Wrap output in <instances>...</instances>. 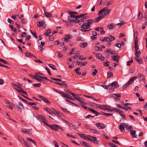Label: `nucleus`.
<instances>
[{"label":"nucleus","mask_w":147,"mask_h":147,"mask_svg":"<svg viewBox=\"0 0 147 147\" xmlns=\"http://www.w3.org/2000/svg\"><path fill=\"white\" fill-rule=\"evenodd\" d=\"M88 136L90 137H91V138H93V141L92 142L94 144H99V142L98 140H96V137L92 136L90 135H88Z\"/></svg>","instance_id":"obj_14"},{"label":"nucleus","mask_w":147,"mask_h":147,"mask_svg":"<svg viewBox=\"0 0 147 147\" xmlns=\"http://www.w3.org/2000/svg\"><path fill=\"white\" fill-rule=\"evenodd\" d=\"M115 39L114 36L109 35L107 37H106V41L107 42H111Z\"/></svg>","instance_id":"obj_8"},{"label":"nucleus","mask_w":147,"mask_h":147,"mask_svg":"<svg viewBox=\"0 0 147 147\" xmlns=\"http://www.w3.org/2000/svg\"><path fill=\"white\" fill-rule=\"evenodd\" d=\"M31 34L33 35V36L35 37L36 38H37V36H36V34L35 33H34L32 32V30H30Z\"/></svg>","instance_id":"obj_58"},{"label":"nucleus","mask_w":147,"mask_h":147,"mask_svg":"<svg viewBox=\"0 0 147 147\" xmlns=\"http://www.w3.org/2000/svg\"><path fill=\"white\" fill-rule=\"evenodd\" d=\"M49 127L53 130L55 131H58L59 129H61V127L59 126L56 125H50Z\"/></svg>","instance_id":"obj_5"},{"label":"nucleus","mask_w":147,"mask_h":147,"mask_svg":"<svg viewBox=\"0 0 147 147\" xmlns=\"http://www.w3.org/2000/svg\"><path fill=\"white\" fill-rule=\"evenodd\" d=\"M71 36V37H70V34L66 35V37L64 38H63V39H64V41H65L66 42H67L68 41V40L69 39V38H72Z\"/></svg>","instance_id":"obj_25"},{"label":"nucleus","mask_w":147,"mask_h":147,"mask_svg":"<svg viewBox=\"0 0 147 147\" xmlns=\"http://www.w3.org/2000/svg\"><path fill=\"white\" fill-rule=\"evenodd\" d=\"M90 131L91 132L94 134H99V132L98 131H97V130L95 129H93L91 128Z\"/></svg>","instance_id":"obj_30"},{"label":"nucleus","mask_w":147,"mask_h":147,"mask_svg":"<svg viewBox=\"0 0 147 147\" xmlns=\"http://www.w3.org/2000/svg\"><path fill=\"white\" fill-rule=\"evenodd\" d=\"M108 144L111 146V147H115L116 145L111 143H108Z\"/></svg>","instance_id":"obj_64"},{"label":"nucleus","mask_w":147,"mask_h":147,"mask_svg":"<svg viewBox=\"0 0 147 147\" xmlns=\"http://www.w3.org/2000/svg\"><path fill=\"white\" fill-rule=\"evenodd\" d=\"M143 18V15L140 12L138 15V19L139 20H141Z\"/></svg>","instance_id":"obj_40"},{"label":"nucleus","mask_w":147,"mask_h":147,"mask_svg":"<svg viewBox=\"0 0 147 147\" xmlns=\"http://www.w3.org/2000/svg\"><path fill=\"white\" fill-rule=\"evenodd\" d=\"M94 49L96 51H98L100 49L99 47L98 46H95Z\"/></svg>","instance_id":"obj_63"},{"label":"nucleus","mask_w":147,"mask_h":147,"mask_svg":"<svg viewBox=\"0 0 147 147\" xmlns=\"http://www.w3.org/2000/svg\"><path fill=\"white\" fill-rule=\"evenodd\" d=\"M25 54L26 55V56L27 57H29L30 56H32V54L28 52H26L25 53Z\"/></svg>","instance_id":"obj_46"},{"label":"nucleus","mask_w":147,"mask_h":147,"mask_svg":"<svg viewBox=\"0 0 147 147\" xmlns=\"http://www.w3.org/2000/svg\"><path fill=\"white\" fill-rule=\"evenodd\" d=\"M101 114L102 115H103L105 116H107V117H109L110 116L113 115V114H112L107 113H101Z\"/></svg>","instance_id":"obj_35"},{"label":"nucleus","mask_w":147,"mask_h":147,"mask_svg":"<svg viewBox=\"0 0 147 147\" xmlns=\"http://www.w3.org/2000/svg\"><path fill=\"white\" fill-rule=\"evenodd\" d=\"M80 68H77L76 69L74 70L76 74H78L79 75H80L81 74V73L80 72H78V71L80 69Z\"/></svg>","instance_id":"obj_34"},{"label":"nucleus","mask_w":147,"mask_h":147,"mask_svg":"<svg viewBox=\"0 0 147 147\" xmlns=\"http://www.w3.org/2000/svg\"><path fill=\"white\" fill-rule=\"evenodd\" d=\"M38 96L39 98H40L42 99V100L48 104L51 103V102L50 101L48 100L45 97H44L42 95H38Z\"/></svg>","instance_id":"obj_9"},{"label":"nucleus","mask_w":147,"mask_h":147,"mask_svg":"<svg viewBox=\"0 0 147 147\" xmlns=\"http://www.w3.org/2000/svg\"><path fill=\"white\" fill-rule=\"evenodd\" d=\"M64 82V81H63L61 83H60L59 82H54V83L57 85H59L60 86H65V87H67V84L63 83V82Z\"/></svg>","instance_id":"obj_21"},{"label":"nucleus","mask_w":147,"mask_h":147,"mask_svg":"<svg viewBox=\"0 0 147 147\" xmlns=\"http://www.w3.org/2000/svg\"><path fill=\"white\" fill-rule=\"evenodd\" d=\"M20 130L22 132L26 134H30L28 133H29L31 132V133H32V132L30 131V129H28L27 130H26L25 129L21 128Z\"/></svg>","instance_id":"obj_11"},{"label":"nucleus","mask_w":147,"mask_h":147,"mask_svg":"<svg viewBox=\"0 0 147 147\" xmlns=\"http://www.w3.org/2000/svg\"><path fill=\"white\" fill-rule=\"evenodd\" d=\"M0 61H1L3 63L5 64H9V63H8L6 61L0 58Z\"/></svg>","instance_id":"obj_61"},{"label":"nucleus","mask_w":147,"mask_h":147,"mask_svg":"<svg viewBox=\"0 0 147 147\" xmlns=\"http://www.w3.org/2000/svg\"><path fill=\"white\" fill-rule=\"evenodd\" d=\"M49 67L52 69L54 70H57L55 68V66L52 64H49Z\"/></svg>","instance_id":"obj_36"},{"label":"nucleus","mask_w":147,"mask_h":147,"mask_svg":"<svg viewBox=\"0 0 147 147\" xmlns=\"http://www.w3.org/2000/svg\"><path fill=\"white\" fill-rule=\"evenodd\" d=\"M65 100L67 102H69V103H71V104H73L74 105H75V106H78V105L77 104H76V103L73 102H71V101H69V100H68L66 99H65Z\"/></svg>","instance_id":"obj_45"},{"label":"nucleus","mask_w":147,"mask_h":147,"mask_svg":"<svg viewBox=\"0 0 147 147\" xmlns=\"http://www.w3.org/2000/svg\"><path fill=\"white\" fill-rule=\"evenodd\" d=\"M43 109L45 110L49 114L52 115H53L55 114V113L53 112L50 109L48 108L44 107L43 108Z\"/></svg>","instance_id":"obj_12"},{"label":"nucleus","mask_w":147,"mask_h":147,"mask_svg":"<svg viewBox=\"0 0 147 147\" xmlns=\"http://www.w3.org/2000/svg\"><path fill=\"white\" fill-rule=\"evenodd\" d=\"M124 126H125V127H126L127 125H126V124L125 123H121L119 127V129L122 132H124L125 131L124 129Z\"/></svg>","instance_id":"obj_7"},{"label":"nucleus","mask_w":147,"mask_h":147,"mask_svg":"<svg viewBox=\"0 0 147 147\" xmlns=\"http://www.w3.org/2000/svg\"><path fill=\"white\" fill-rule=\"evenodd\" d=\"M112 59L114 61L116 62H118L119 60V59H117L119 58V56L118 55H113L112 56Z\"/></svg>","instance_id":"obj_13"},{"label":"nucleus","mask_w":147,"mask_h":147,"mask_svg":"<svg viewBox=\"0 0 147 147\" xmlns=\"http://www.w3.org/2000/svg\"><path fill=\"white\" fill-rule=\"evenodd\" d=\"M22 144H24V145L27 147H30V144L29 145L28 144L27 142H26L24 140L22 141Z\"/></svg>","instance_id":"obj_39"},{"label":"nucleus","mask_w":147,"mask_h":147,"mask_svg":"<svg viewBox=\"0 0 147 147\" xmlns=\"http://www.w3.org/2000/svg\"><path fill=\"white\" fill-rule=\"evenodd\" d=\"M133 61L132 60V59L131 58V60L130 61H128L127 62V66H129L130 65V64L132 63H133Z\"/></svg>","instance_id":"obj_48"},{"label":"nucleus","mask_w":147,"mask_h":147,"mask_svg":"<svg viewBox=\"0 0 147 147\" xmlns=\"http://www.w3.org/2000/svg\"><path fill=\"white\" fill-rule=\"evenodd\" d=\"M27 139L28 141L32 142L36 146H37L36 142L34 140H32L30 138H27Z\"/></svg>","instance_id":"obj_28"},{"label":"nucleus","mask_w":147,"mask_h":147,"mask_svg":"<svg viewBox=\"0 0 147 147\" xmlns=\"http://www.w3.org/2000/svg\"><path fill=\"white\" fill-rule=\"evenodd\" d=\"M113 111H115L119 113L121 112H123V111H120L119 109H116L115 108H113Z\"/></svg>","instance_id":"obj_42"},{"label":"nucleus","mask_w":147,"mask_h":147,"mask_svg":"<svg viewBox=\"0 0 147 147\" xmlns=\"http://www.w3.org/2000/svg\"><path fill=\"white\" fill-rule=\"evenodd\" d=\"M135 45V51H136L139 49V47H138V44H134Z\"/></svg>","instance_id":"obj_50"},{"label":"nucleus","mask_w":147,"mask_h":147,"mask_svg":"<svg viewBox=\"0 0 147 147\" xmlns=\"http://www.w3.org/2000/svg\"><path fill=\"white\" fill-rule=\"evenodd\" d=\"M28 76L33 79H35L39 82H40L42 81L41 79L38 77V75H33L31 74H29L28 75Z\"/></svg>","instance_id":"obj_6"},{"label":"nucleus","mask_w":147,"mask_h":147,"mask_svg":"<svg viewBox=\"0 0 147 147\" xmlns=\"http://www.w3.org/2000/svg\"><path fill=\"white\" fill-rule=\"evenodd\" d=\"M88 110H89L92 112V113H96L97 111H95L94 109H93L92 108H89L88 109Z\"/></svg>","instance_id":"obj_51"},{"label":"nucleus","mask_w":147,"mask_h":147,"mask_svg":"<svg viewBox=\"0 0 147 147\" xmlns=\"http://www.w3.org/2000/svg\"><path fill=\"white\" fill-rule=\"evenodd\" d=\"M136 131L135 130L130 131V134L132 136L133 138H136Z\"/></svg>","instance_id":"obj_22"},{"label":"nucleus","mask_w":147,"mask_h":147,"mask_svg":"<svg viewBox=\"0 0 147 147\" xmlns=\"http://www.w3.org/2000/svg\"><path fill=\"white\" fill-rule=\"evenodd\" d=\"M123 113V112H121L120 113L119 115L122 117H123V118H124L125 119H126V117L125 116V115Z\"/></svg>","instance_id":"obj_52"},{"label":"nucleus","mask_w":147,"mask_h":147,"mask_svg":"<svg viewBox=\"0 0 147 147\" xmlns=\"http://www.w3.org/2000/svg\"><path fill=\"white\" fill-rule=\"evenodd\" d=\"M96 126L100 129H103L105 127V125L104 124L102 123H96Z\"/></svg>","instance_id":"obj_10"},{"label":"nucleus","mask_w":147,"mask_h":147,"mask_svg":"<svg viewBox=\"0 0 147 147\" xmlns=\"http://www.w3.org/2000/svg\"><path fill=\"white\" fill-rule=\"evenodd\" d=\"M135 59L136 61L140 63H142V60L141 58L139 56H136L135 57Z\"/></svg>","instance_id":"obj_19"},{"label":"nucleus","mask_w":147,"mask_h":147,"mask_svg":"<svg viewBox=\"0 0 147 147\" xmlns=\"http://www.w3.org/2000/svg\"><path fill=\"white\" fill-rule=\"evenodd\" d=\"M77 134L80 137L84 139V138L85 134H81L80 133H78Z\"/></svg>","instance_id":"obj_55"},{"label":"nucleus","mask_w":147,"mask_h":147,"mask_svg":"<svg viewBox=\"0 0 147 147\" xmlns=\"http://www.w3.org/2000/svg\"><path fill=\"white\" fill-rule=\"evenodd\" d=\"M81 104V106H82V107H83L84 109L88 110V108L86 106H85L84 105V102L83 101V103H80Z\"/></svg>","instance_id":"obj_44"},{"label":"nucleus","mask_w":147,"mask_h":147,"mask_svg":"<svg viewBox=\"0 0 147 147\" xmlns=\"http://www.w3.org/2000/svg\"><path fill=\"white\" fill-rule=\"evenodd\" d=\"M102 55L98 53L96 54V58L100 59V58L101 57Z\"/></svg>","instance_id":"obj_53"},{"label":"nucleus","mask_w":147,"mask_h":147,"mask_svg":"<svg viewBox=\"0 0 147 147\" xmlns=\"http://www.w3.org/2000/svg\"><path fill=\"white\" fill-rule=\"evenodd\" d=\"M112 141L114 143H115L118 145H120L121 144L118 141H116L114 140H112Z\"/></svg>","instance_id":"obj_57"},{"label":"nucleus","mask_w":147,"mask_h":147,"mask_svg":"<svg viewBox=\"0 0 147 147\" xmlns=\"http://www.w3.org/2000/svg\"><path fill=\"white\" fill-rule=\"evenodd\" d=\"M16 90L18 92H19V93H22L24 94H26V95L27 94V92L26 91L23 90L22 88H21V89H16Z\"/></svg>","instance_id":"obj_27"},{"label":"nucleus","mask_w":147,"mask_h":147,"mask_svg":"<svg viewBox=\"0 0 147 147\" xmlns=\"http://www.w3.org/2000/svg\"><path fill=\"white\" fill-rule=\"evenodd\" d=\"M67 136H69L70 138H73L74 139H76V137H75V136H73L72 135H71L69 134H67Z\"/></svg>","instance_id":"obj_59"},{"label":"nucleus","mask_w":147,"mask_h":147,"mask_svg":"<svg viewBox=\"0 0 147 147\" xmlns=\"http://www.w3.org/2000/svg\"><path fill=\"white\" fill-rule=\"evenodd\" d=\"M89 105L90 106L93 107L94 108H98V105H99L97 104L92 103H90Z\"/></svg>","instance_id":"obj_26"},{"label":"nucleus","mask_w":147,"mask_h":147,"mask_svg":"<svg viewBox=\"0 0 147 147\" xmlns=\"http://www.w3.org/2000/svg\"><path fill=\"white\" fill-rule=\"evenodd\" d=\"M45 16L47 17H50L52 16V15L51 14L48 12H46L45 11Z\"/></svg>","instance_id":"obj_33"},{"label":"nucleus","mask_w":147,"mask_h":147,"mask_svg":"<svg viewBox=\"0 0 147 147\" xmlns=\"http://www.w3.org/2000/svg\"><path fill=\"white\" fill-rule=\"evenodd\" d=\"M84 126L85 128L87 129H89V131H90L91 129V128L90 127V126L88 125V124H87V123L84 124Z\"/></svg>","instance_id":"obj_38"},{"label":"nucleus","mask_w":147,"mask_h":147,"mask_svg":"<svg viewBox=\"0 0 147 147\" xmlns=\"http://www.w3.org/2000/svg\"><path fill=\"white\" fill-rule=\"evenodd\" d=\"M87 43L86 42H84L81 43L80 44V46L82 48H84L87 47Z\"/></svg>","instance_id":"obj_23"},{"label":"nucleus","mask_w":147,"mask_h":147,"mask_svg":"<svg viewBox=\"0 0 147 147\" xmlns=\"http://www.w3.org/2000/svg\"><path fill=\"white\" fill-rule=\"evenodd\" d=\"M84 20L82 18L80 20H79L78 19L76 20V21H77V23H78L79 25H80L81 24L80 22H84Z\"/></svg>","instance_id":"obj_32"},{"label":"nucleus","mask_w":147,"mask_h":147,"mask_svg":"<svg viewBox=\"0 0 147 147\" xmlns=\"http://www.w3.org/2000/svg\"><path fill=\"white\" fill-rule=\"evenodd\" d=\"M119 87L118 82L116 81H114L111 84L108 86L109 89V90L113 89L115 87Z\"/></svg>","instance_id":"obj_4"},{"label":"nucleus","mask_w":147,"mask_h":147,"mask_svg":"<svg viewBox=\"0 0 147 147\" xmlns=\"http://www.w3.org/2000/svg\"><path fill=\"white\" fill-rule=\"evenodd\" d=\"M135 55L136 56H139V55L140 54H141V52L140 51H135Z\"/></svg>","instance_id":"obj_43"},{"label":"nucleus","mask_w":147,"mask_h":147,"mask_svg":"<svg viewBox=\"0 0 147 147\" xmlns=\"http://www.w3.org/2000/svg\"><path fill=\"white\" fill-rule=\"evenodd\" d=\"M68 19L71 22H73L76 23H77V21H76V20H77V19L76 18H72L68 17Z\"/></svg>","instance_id":"obj_29"},{"label":"nucleus","mask_w":147,"mask_h":147,"mask_svg":"<svg viewBox=\"0 0 147 147\" xmlns=\"http://www.w3.org/2000/svg\"><path fill=\"white\" fill-rule=\"evenodd\" d=\"M80 55V53H76L75 54V56L73 57V59H76L77 57L79 56Z\"/></svg>","instance_id":"obj_60"},{"label":"nucleus","mask_w":147,"mask_h":147,"mask_svg":"<svg viewBox=\"0 0 147 147\" xmlns=\"http://www.w3.org/2000/svg\"><path fill=\"white\" fill-rule=\"evenodd\" d=\"M137 79V76H134L131 78L129 81L124 85L123 87V89L124 90L126 89L127 87L134 81V80Z\"/></svg>","instance_id":"obj_3"},{"label":"nucleus","mask_w":147,"mask_h":147,"mask_svg":"<svg viewBox=\"0 0 147 147\" xmlns=\"http://www.w3.org/2000/svg\"><path fill=\"white\" fill-rule=\"evenodd\" d=\"M38 77L42 80V79H44V80H48V79L46 77H45V76H39L38 75Z\"/></svg>","instance_id":"obj_37"},{"label":"nucleus","mask_w":147,"mask_h":147,"mask_svg":"<svg viewBox=\"0 0 147 147\" xmlns=\"http://www.w3.org/2000/svg\"><path fill=\"white\" fill-rule=\"evenodd\" d=\"M115 26L114 24L112 23L108 25L107 26V28L109 29H112L115 27Z\"/></svg>","instance_id":"obj_18"},{"label":"nucleus","mask_w":147,"mask_h":147,"mask_svg":"<svg viewBox=\"0 0 147 147\" xmlns=\"http://www.w3.org/2000/svg\"><path fill=\"white\" fill-rule=\"evenodd\" d=\"M54 115H57L59 117H64L63 114L59 112H56Z\"/></svg>","instance_id":"obj_31"},{"label":"nucleus","mask_w":147,"mask_h":147,"mask_svg":"<svg viewBox=\"0 0 147 147\" xmlns=\"http://www.w3.org/2000/svg\"><path fill=\"white\" fill-rule=\"evenodd\" d=\"M33 85L34 87H40L41 86V84L40 83H38V84L35 83V84H33Z\"/></svg>","instance_id":"obj_47"},{"label":"nucleus","mask_w":147,"mask_h":147,"mask_svg":"<svg viewBox=\"0 0 147 147\" xmlns=\"http://www.w3.org/2000/svg\"><path fill=\"white\" fill-rule=\"evenodd\" d=\"M38 118L39 119H42V120L45 119V117L42 115H39L38 117Z\"/></svg>","instance_id":"obj_62"},{"label":"nucleus","mask_w":147,"mask_h":147,"mask_svg":"<svg viewBox=\"0 0 147 147\" xmlns=\"http://www.w3.org/2000/svg\"><path fill=\"white\" fill-rule=\"evenodd\" d=\"M111 10V9H107V7H105L100 10L98 13L99 16L95 19L94 22L95 23L98 22L100 20L108 15Z\"/></svg>","instance_id":"obj_1"},{"label":"nucleus","mask_w":147,"mask_h":147,"mask_svg":"<svg viewBox=\"0 0 147 147\" xmlns=\"http://www.w3.org/2000/svg\"><path fill=\"white\" fill-rule=\"evenodd\" d=\"M56 53L58 54V56L59 57H62L63 56V55L62 53H59L58 51L56 52Z\"/></svg>","instance_id":"obj_54"},{"label":"nucleus","mask_w":147,"mask_h":147,"mask_svg":"<svg viewBox=\"0 0 147 147\" xmlns=\"http://www.w3.org/2000/svg\"><path fill=\"white\" fill-rule=\"evenodd\" d=\"M61 96L64 97L69 99H70L71 96L70 95L68 94H67L64 93V92H62V93L61 94Z\"/></svg>","instance_id":"obj_17"},{"label":"nucleus","mask_w":147,"mask_h":147,"mask_svg":"<svg viewBox=\"0 0 147 147\" xmlns=\"http://www.w3.org/2000/svg\"><path fill=\"white\" fill-rule=\"evenodd\" d=\"M15 106V105H14L12 103V104H11V105H9V106H8L10 109L11 110H12L13 109V107H14Z\"/></svg>","instance_id":"obj_49"},{"label":"nucleus","mask_w":147,"mask_h":147,"mask_svg":"<svg viewBox=\"0 0 147 147\" xmlns=\"http://www.w3.org/2000/svg\"><path fill=\"white\" fill-rule=\"evenodd\" d=\"M64 122L65 123H67L68 125H69L70 127L74 129H75L76 128V127L74 125L69 122H68L66 120L64 121Z\"/></svg>","instance_id":"obj_20"},{"label":"nucleus","mask_w":147,"mask_h":147,"mask_svg":"<svg viewBox=\"0 0 147 147\" xmlns=\"http://www.w3.org/2000/svg\"><path fill=\"white\" fill-rule=\"evenodd\" d=\"M106 105H98V108L99 109H101L102 110H106L108 109V108L107 107Z\"/></svg>","instance_id":"obj_16"},{"label":"nucleus","mask_w":147,"mask_h":147,"mask_svg":"<svg viewBox=\"0 0 147 147\" xmlns=\"http://www.w3.org/2000/svg\"><path fill=\"white\" fill-rule=\"evenodd\" d=\"M75 99L78 100V102H80V103H83V101L81 100V99H82V98L79 97L78 95H76L74 97Z\"/></svg>","instance_id":"obj_15"},{"label":"nucleus","mask_w":147,"mask_h":147,"mask_svg":"<svg viewBox=\"0 0 147 147\" xmlns=\"http://www.w3.org/2000/svg\"><path fill=\"white\" fill-rule=\"evenodd\" d=\"M94 71L92 73V75L94 76H95L96 75V73L98 72V71L96 69H94Z\"/></svg>","instance_id":"obj_56"},{"label":"nucleus","mask_w":147,"mask_h":147,"mask_svg":"<svg viewBox=\"0 0 147 147\" xmlns=\"http://www.w3.org/2000/svg\"><path fill=\"white\" fill-rule=\"evenodd\" d=\"M94 21L92 19H90L86 20L85 23L82 24L81 28L84 29H88L90 28V25L92 24Z\"/></svg>","instance_id":"obj_2"},{"label":"nucleus","mask_w":147,"mask_h":147,"mask_svg":"<svg viewBox=\"0 0 147 147\" xmlns=\"http://www.w3.org/2000/svg\"><path fill=\"white\" fill-rule=\"evenodd\" d=\"M113 76V74L111 72L109 71L108 72L107 74V77L108 78H109Z\"/></svg>","instance_id":"obj_41"},{"label":"nucleus","mask_w":147,"mask_h":147,"mask_svg":"<svg viewBox=\"0 0 147 147\" xmlns=\"http://www.w3.org/2000/svg\"><path fill=\"white\" fill-rule=\"evenodd\" d=\"M80 144L82 146L85 147H89V146L87 144V143L84 141H80Z\"/></svg>","instance_id":"obj_24"}]
</instances>
